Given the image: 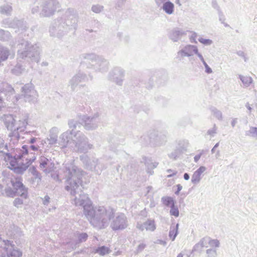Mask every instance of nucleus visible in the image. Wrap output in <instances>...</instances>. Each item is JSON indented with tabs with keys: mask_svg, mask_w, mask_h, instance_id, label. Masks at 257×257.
Wrapping results in <instances>:
<instances>
[{
	"mask_svg": "<svg viewBox=\"0 0 257 257\" xmlns=\"http://www.w3.org/2000/svg\"><path fill=\"white\" fill-rule=\"evenodd\" d=\"M64 173L65 189L70 193L71 199L76 206L83 207V213L90 223L98 229L107 227L112 219L110 226L113 230H121L128 226L126 216L122 213L115 215V210L104 206H94L88 195L83 193L80 187L84 172L72 162L65 163Z\"/></svg>",
	"mask_w": 257,
	"mask_h": 257,
	"instance_id": "1",
	"label": "nucleus"
},
{
	"mask_svg": "<svg viewBox=\"0 0 257 257\" xmlns=\"http://www.w3.org/2000/svg\"><path fill=\"white\" fill-rule=\"evenodd\" d=\"M3 141V140H0V157L6 162L9 168L14 170L17 173H23L35 160V155L31 154L30 157L26 158L28 155V149L26 145H24L21 150L22 154L18 155L17 158H14L8 152V146L7 145H4Z\"/></svg>",
	"mask_w": 257,
	"mask_h": 257,
	"instance_id": "2",
	"label": "nucleus"
},
{
	"mask_svg": "<svg viewBox=\"0 0 257 257\" xmlns=\"http://www.w3.org/2000/svg\"><path fill=\"white\" fill-rule=\"evenodd\" d=\"M67 19L61 18L54 20L49 28L51 37L61 38L66 35L69 31L75 29L77 20L73 15H67Z\"/></svg>",
	"mask_w": 257,
	"mask_h": 257,
	"instance_id": "3",
	"label": "nucleus"
},
{
	"mask_svg": "<svg viewBox=\"0 0 257 257\" xmlns=\"http://www.w3.org/2000/svg\"><path fill=\"white\" fill-rule=\"evenodd\" d=\"M59 7V3L57 0H35L32 9V13H37L41 10V16L50 17L53 15Z\"/></svg>",
	"mask_w": 257,
	"mask_h": 257,
	"instance_id": "4",
	"label": "nucleus"
},
{
	"mask_svg": "<svg viewBox=\"0 0 257 257\" xmlns=\"http://www.w3.org/2000/svg\"><path fill=\"white\" fill-rule=\"evenodd\" d=\"M40 51L41 49L39 45L37 44L31 45L28 41H23L19 44L18 56L19 58L22 59L29 57L32 61L38 62L40 61Z\"/></svg>",
	"mask_w": 257,
	"mask_h": 257,
	"instance_id": "5",
	"label": "nucleus"
},
{
	"mask_svg": "<svg viewBox=\"0 0 257 257\" xmlns=\"http://www.w3.org/2000/svg\"><path fill=\"white\" fill-rule=\"evenodd\" d=\"M70 145L73 151L80 153H86L93 148V145L89 142L87 137L80 131L75 133L72 138V143Z\"/></svg>",
	"mask_w": 257,
	"mask_h": 257,
	"instance_id": "6",
	"label": "nucleus"
},
{
	"mask_svg": "<svg viewBox=\"0 0 257 257\" xmlns=\"http://www.w3.org/2000/svg\"><path fill=\"white\" fill-rule=\"evenodd\" d=\"M3 119L7 128L14 132L23 131L28 123V116L26 114L15 117L11 114L4 115Z\"/></svg>",
	"mask_w": 257,
	"mask_h": 257,
	"instance_id": "7",
	"label": "nucleus"
},
{
	"mask_svg": "<svg viewBox=\"0 0 257 257\" xmlns=\"http://www.w3.org/2000/svg\"><path fill=\"white\" fill-rule=\"evenodd\" d=\"M86 63H89L90 68L95 71L105 72L108 68V61L102 57L94 54H86L84 56Z\"/></svg>",
	"mask_w": 257,
	"mask_h": 257,
	"instance_id": "8",
	"label": "nucleus"
},
{
	"mask_svg": "<svg viewBox=\"0 0 257 257\" xmlns=\"http://www.w3.org/2000/svg\"><path fill=\"white\" fill-rule=\"evenodd\" d=\"M80 159L82 162L83 167L86 169L95 172L99 174L104 169V166L101 164L98 159L95 158H90L86 155L80 156Z\"/></svg>",
	"mask_w": 257,
	"mask_h": 257,
	"instance_id": "9",
	"label": "nucleus"
},
{
	"mask_svg": "<svg viewBox=\"0 0 257 257\" xmlns=\"http://www.w3.org/2000/svg\"><path fill=\"white\" fill-rule=\"evenodd\" d=\"M13 186L15 190L13 191L11 188H7L4 191L5 195L9 197H14L15 194L22 197L26 198L27 196V190L20 181L13 182Z\"/></svg>",
	"mask_w": 257,
	"mask_h": 257,
	"instance_id": "10",
	"label": "nucleus"
},
{
	"mask_svg": "<svg viewBox=\"0 0 257 257\" xmlns=\"http://www.w3.org/2000/svg\"><path fill=\"white\" fill-rule=\"evenodd\" d=\"M21 91L25 101L33 103L37 101L38 96V93L32 84H25L22 88Z\"/></svg>",
	"mask_w": 257,
	"mask_h": 257,
	"instance_id": "11",
	"label": "nucleus"
},
{
	"mask_svg": "<svg viewBox=\"0 0 257 257\" xmlns=\"http://www.w3.org/2000/svg\"><path fill=\"white\" fill-rule=\"evenodd\" d=\"M197 52V46L193 45H186L180 47L177 53L176 59L180 62H184L186 57L190 58L194 55V52Z\"/></svg>",
	"mask_w": 257,
	"mask_h": 257,
	"instance_id": "12",
	"label": "nucleus"
},
{
	"mask_svg": "<svg viewBox=\"0 0 257 257\" xmlns=\"http://www.w3.org/2000/svg\"><path fill=\"white\" fill-rule=\"evenodd\" d=\"M81 120L83 123L84 128L87 130H93L98 127L100 119L98 113H95L92 116L83 115L81 117Z\"/></svg>",
	"mask_w": 257,
	"mask_h": 257,
	"instance_id": "13",
	"label": "nucleus"
},
{
	"mask_svg": "<svg viewBox=\"0 0 257 257\" xmlns=\"http://www.w3.org/2000/svg\"><path fill=\"white\" fill-rule=\"evenodd\" d=\"M124 77V71L119 67L113 68L109 73L108 78L116 84L122 85Z\"/></svg>",
	"mask_w": 257,
	"mask_h": 257,
	"instance_id": "14",
	"label": "nucleus"
},
{
	"mask_svg": "<svg viewBox=\"0 0 257 257\" xmlns=\"http://www.w3.org/2000/svg\"><path fill=\"white\" fill-rule=\"evenodd\" d=\"M40 168L46 174L51 172L54 168V163L51 158L41 156L39 159Z\"/></svg>",
	"mask_w": 257,
	"mask_h": 257,
	"instance_id": "15",
	"label": "nucleus"
},
{
	"mask_svg": "<svg viewBox=\"0 0 257 257\" xmlns=\"http://www.w3.org/2000/svg\"><path fill=\"white\" fill-rule=\"evenodd\" d=\"M150 143L155 146H161L164 145L167 141V138L164 135H158L155 132L151 133L148 136Z\"/></svg>",
	"mask_w": 257,
	"mask_h": 257,
	"instance_id": "16",
	"label": "nucleus"
},
{
	"mask_svg": "<svg viewBox=\"0 0 257 257\" xmlns=\"http://www.w3.org/2000/svg\"><path fill=\"white\" fill-rule=\"evenodd\" d=\"M75 132L72 131H67L66 132L62 134L59 137V144L61 148L68 147L70 148V143H72V141L70 142V136L75 134Z\"/></svg>",
	"mask_w": 257,
	"mask_h": 257,
	"instance_id": "17",
	"label": "nucleus"
},
{
	"mask_svg": "<svg viewBox=\"0 0 257 257\" xmlns=\"http://www.w3.org/2000/svg\"><path fill=\"white\" fill-rule=\"evenodd\" d=\"M88 80V78L85 74L78 72L71 78L69 81V84L71 88L74 89L79 83L86 82Z\"/></svg>",
	"mask_w": 257,
	"mask_h": 257,
	"instance_id": "18",
	"label": "nucleus"
},
{
	"mask_svg": "<svg viewBox=\"0 0 257 257\" xmlns=\"http://www.w3.org/2000/svg\"><path fill=\"white\" fill-rule=\"evenodd\" d=\"M137 228L141 231L146 229L147 231H154L156 228V226L154 220L148 219L143 224L138 223Z\"/></svg>",
	"mask_w": 257,
	"mask_h": 257,
	"instance_id": "19",
	"label": "nucleus"
},
{
	"mask_svg": "<svg viewBox=\"0 0 257 257\" xmlns=\"http://www.w3.org/2000/svg\"><path fill=\"white\" fill-rule=\"evenodd\" d=\"M207 170V168L203 166H200L193 174L191 177V182L193 184H198L202 179V175Z\"/></svg>",
	"mask_w": 257,
	"mask_h": 257,
	"instance_id": "20",
	"label": "nucleus"
},
{
	"mask_svg": "<svg viewBox=\"0 0 257 257\" xmlns=\"http://www.w3.org/2000/svg\"><path fill=\"white\" fill-rule=\"evenodd\" d=\"M186 34V32L180 28H176L173 30L169 34V38L173 42L178 41L183 36Z\"/></svg>",
	"mask_w": 257,
	"mask_h": 257,
	"instance_id": "21",
	"label": "nucleus"
},
{
	"mask_svg": "<svg viewBox=\"0 0 257 257\" xmlns=\"http://www.w3.org/2000/svg\"><path fill=\"white\" fill-rule=\"evenodd\" d=\"M161 9L166 14L172 15L174 14L175 12V5L170 1L168 0L165 4H164V5L161 7Z\"/></svg>",
	"mask_w": 257,
	"mask_h": 257,
	"instance_id": "22",
	"label": "nucleus"
},
{
	"mask_svg": "<svg viewBox=\"0 0 257 257\" xmlns=\"http://www.w3.org/2000/svg\"><path fill=\"white\" fill-rule=\"evenodd\" d=\"M8 257H21L22 253L17 249H15L13 245L11 244L6 247Z\"/></svg>",
	"mask_w": 257,
	"mask_h": 257,
	"instance_id": "23",
	"label": "nucleus"
},
{
	"mask_svg": "<svg viewBox=\"0 0 257 257\" xmlns=\"http://www.w3.org/2000/svg\"><path fill=\"white\" fill-rule=\"evenodd\" d=\"M23 22L20 20L14 19L13 21L5 20L3 21V24L10 28H20Z\"/></svg>",
	"mask_w": 257,
	"mask_h": 257,
	"instance_id": "24",
	"label": "nucleus"
},
{
	"mask_svg": "<svg viewBox=\"0 0 257 257\" xmlns=\"http://www.w3.org/2000/svg\"><path fill=\"white\" fill-rule=\"evenodd\" d=\"M25 70V68L23 66L19 63H18L11 70V72L16 76L21 75Z\"/></svg>",
	"mask_w": 257,
	"mask_h": 257,
	"instance_id": "25",
	"label": "nucleus"
},
{
	"mask_svg": "<svg viewBox=\"0 0 257 257\" xmlns=\"http://www.w3.org/2000/svg\"><path fill=\"white\" fill-rule=\"evenodd\" d=\"M178 228L179 224L177 223L176 225H171L170 228L169 237L172 240L174 241L177 235L178 234Z\"/></svg>",
	"mask_w": 257,
	"mask_h": 257,
	"instance_id": "26",
	"label": "nucleus"
},
{
	"mask_svg": "<svg viewBox=\"0 0 257 257\" xmlns=\"http://www.w3.org/2000/svg\"><path fill=\"white\" fill-rule=\"evenodd\" d=\"M12 38L11 33L6 30L0 29V40L5 42H8Z\"/></svg>",
	"mask_w": 257,
	"mask_h": 257,
	"instance_id": "27",
	"label": "nucleus"
},
{
	"mask_svg": "<svg viewBox=\"0 0 257 257\" xmlns=\"http://www.w3.org/2000/svg\"><path fill=\"white\" fill-rule=\"evenodd\" d=\"M186 147H183L182 148H178L175 150H174L172 152L168 154L169 157L173 160H176L179 156L182 153L183 150H185L186 149Z\"/></svg>",
	"mask_w": 257,
	"mask_h": 257,
	"instance_id": "28",
	"label": "nucleus"
},
{
	"mask_svg": "<svg viewBox=\"0 0 257 257\" xmlns=\"http://www.w3.org/2000/svg\"><path fill=\"white\" fill-rule=\"evenodd\" d=\"M161 201L165 206L168 207L173 206L175 204V201L174 199L169 196H164L162 197Z\"/></svg>",
	"mask_w": 257,
	"mask_h": 257,
	"instance_id": "29",
	"label": "nucleus"
},
{
	"mask_svg": "<svg viewBox=\"0 0 257 257\" xmlns=\"http://www.w3.org/2000/svg\"><path fill=\"white\" fill-rule=\"evenodd\" d=\"M12 7L9 4H5L0 7V13L6 15H11L12 11Z\"/></svg>",
	"mask_w": 257,
	"mask_h": 257,
	"instance_id": "30",
	"label": "nucleus"
},
{
	"mask_svg": "<svg viewBox=\"0 0 257 257\" xmlns=\"http://www.w3.org/2000/svg\"><path fill=\"white\" fill-rule=\"evenodd\" d=\"M239 78L245 87H248L252 82V79L250 76L240 75Z\"/></svg>",
	"mask_w": 257,
	"mask_h": 257,
	"instance_id": "31",
	"label": "nucleus"
},
{
	"mask_svg": "<svg viewBox=\"0 0 257 257\" xmlns=\"http://www.w3.org/2000/svg\"><path fill=\"white\" fill-rule=\"evenodd\" d=\"M109 249L108 247L105 246H102L98 247L95 251V252L98 253L100 255H104L109 253Z\"/></svg>",
	"mask_w": 257,
	"mask_h": 257,
	"instance_id": "32",
	"label": "nucleus"
},
{
	"mask_svg": "<svg viewBox=\"0 0 257 257\" xmlns=\"http://www.w3.org/2000/svg\"><path fill=\"white\" fill-rule=\"evenodd\" d=\"M208 244L212 247L218 248L220 246V242L218 239L208 237Z\"/></svg>",
	"mask_w": 257,
	"mask_h": 257,
	"instance_id": "33",
	"label": "nucleus"
},
{
	"mask_svg": "<svg viewBox=\"0 0 257 257\" xmlns=\"http://www.w3.org/2000/svg\"><path fill=\"white\" fill-rule=\"evenodd\" d=\"M170 210V214L171 216H174L175 217H178L179 216V210L177 206L175 204L173 206H171Z\"/></svg>",
	"mask_w": 257,
	"mask_h": 257,
	"instance_id": "34",
	"label": "nucleus"
},
{
	"mask_svg": "<svg viewBox=\"0 0 257 257\" xmlns=\"http://www.w3.org/2000/svg\"><path fill=\"white\" fill-rule=\"evenodd\" d=\"M212 114L219 120H221L222 118V112L216 109V108H212L211 109Z\"/></svg>",
	"mask_w": 257,
	"mask_h": 257,
	"instance_id": "35",
	"label": "nucleus"
},
{
	"mask_svg": "<svg viewBox=\"0 0 257 257\" xmlns=\"http://www.w3.org/2000/svg\"><path fill=\"white\" fill-rule=\"evenodd\" d=\"M247 135H250L257 139V127L250 126L249 130L246 133Z\"/></svg>",
	"mask_w": 257,
	"mask_h": 257,
	"instance_id": "36",
	"label": "nucleus"
},
{
	"mask_svg": "<svg viewBox=\"0 0 257 257\" xmlns=\"http://www.w3.org/2000/svg\"><path fill=\"white\" fill-rule=\"evenodd\" d=\"M198 41L200 43L205 46H210L213 44V41L212 40L209 39H205L202 37H200L198 39Z\"/></svg>",
	"mask_w": 257,
	"mask_h": 257,
	"instance_id": "37",
	"label": "nucleus"
},
{
	"mask_svg": "<svg viewBox=\"0 0 257 257\" xmlns=\"http://www.w3.org/2000/svg\"><path fill=\"white\" fill-rule=\"evenodd\" d=\"M206 253L207 257H217V253L215 248H209L206 250Z\"/></svg>",
	"mask_w": 257,
	"mask_h": 257,
	"instance_id": "38",
	"label": "nucleus"
},
{
	"mask_svg": "<svg viewBox=\"0 0 257 257\" xmlns=\"http://www.w3.org/2000/svg\"><path fill=\"white\" fill-rule=\"evenodd\" d=\"M217 127L215 124H214L213 127L208 130L207 135L209 136L210 138L214 137L217 133Z\"/></svg>",
	"mask_w": 257,
	"mask_h": 257,
	"instance_id": "39",
	"label": "nucleus"
},
{
	"mask_svg": "<svg viewBox=\"0 0 257 257\" xmlns=\"http://www.w3.org/2000/svg\"><path fill=\"white\" fill-rule=\"evenodd\" d=\"M49 145H52L55 144L57 141V137L49 135V138L47 139Z\"/></svg>",
	"mask_w": 257,
	"mask_h": 257,
	"instance_id": "40",
	"label": "nucleus"
},
{
	"mask_svg": "<svg viewBox=\"0 0 257 257\" xmlns=\"http://www.w3.org/2000/svg\"><path fill=\"white\" fill-rule=\"evenodd\" d=\"M218 17L219 21L224 25V27H228L229 26V25L225 23L226 19L222 12H219Z\"/></svg>",
	"mask_w": 257,
	"mask_h": 257,
	"instance_id": "41",
	"label": "nucleus"
},
{
	"mask_svg": "<svg viewBox=\"0 0 257 257\" xmlns=\"http://www.w3.org/2000/svg\"><path fill=\"white\" fill-rule=\"evenodd\" d=\"M146 165L147 167V171L148 173H149L150 175H152L153 173V171H152V170H150V168H151L152 169L156 168L158 165V163H154L151 164H147Z\"/></svg>",
	"mask_w": 257,
	"mask_h": 257,
	"instance_id": "42",
	"label": "nucleus"
},
{
	"mask_svg": "<svg viewBox=\"0 0 257 257\" xmlns=\"http://www.w3.org/2000/svg\"><path fill=\"white\" fill-rule=\"evenodd\" d=\"M26 146H27V149H28V155L26 156V158L30 157H31V154H33L35 155V154L33 153H29V151L30 150H32V151H33L34 152L37 151L38 150V147H36V146H35L34 145H31L29 147L27 146V145H26Z\"/></svg>",
	"mask_w": 257,
	"mask_h": 257,
	"instance_id": "43",
	"label": "nucleus"
},
{
	"mask_svg": "<svg viewBox=\"0 0 257 257\" xmlns=\"http://www.w3.org/2000/svg\"><path fill=\"white\" fill-rule=\"evenodd\" d=\"M103 10V7L100 5H94L91 8V10L95 13H99Z\"/></svg>",
	"mask_w": 257,
	"mask_h": 257,
	"instance_id": "44",
	"label": "nucleus"
},
{
	"mask_svg": "<svg viewBox=\"0 0 257 257\" xmlns=\"http://www.w3.org/2000/svg\"><path fill=\"white\" fill-rule=\"evenodd\" d=\"M88 237V235L86 233H82L79 234L78 235V239L79 242H83L87 240Z\"/></svg>",
	"mask_w": 257,
	"mask_h": 257,
	"instance_id": "45",
	"label": "nucleus"
},
{
	"mask_svg": "<svg viewBox=\"0 0 257 257\" xmlns=\"http://www.w3.org/2000/svg\"><path fill=\"white\" fill-rule=\"evenodd\" d=\"M197 37V34L195 32H193L191 36L189 37V40L191 43H197L196 41V38Z\"/></svg>",
	"mask_w": 257,
	"mask_h": 257,
	"instance_id": "46",
	"label": "nucleus"
},
{
	"mask_svg": "<svg viewBox=\"0 0 257 257\" xmlns=\"http://www.w3.org/2000/svg\"><path fill=\"white\" fill-rule=\"evenodd\" d=\"M208 237H204L201 239L199 242L200 245H202L203 247H207V244H208Z\"/></svg>",
	"mask_w": 257,
	"mask_h": 257,
	"instance_id": "47",
	"label": "nucleus"
},
{
	"mask_svg": "<svg viewBox=\"0 0 257 257\" xmlns=\"http://www.w3.org/2000/svg\"><path fill=\"white\" fill-rule=\"evenodd\" d=\"M198 152L199 154L195 155L194 157V161L195 163H197L198 162L201 156L204 153V151L203 150H199Z\"/></svg>",
	"mask_w": 257,
	"mask_h": 257,
	"instance_id": "48",
	"label": "nucleus"
},
{
	"mask_svg": "<svg viewBox=\"0 0 257 257\" xmlns=\"http://www.w3.org/2000/svg\"><path fill=\"white\" fill-rule=\"evenodd\" d=\"M59 132V128L57 127H52L50 131V135L57 137V135Z\"/></svg>",
	"mask_w": 257,
	"mask_h": 257,
	"instance_id": "49",
	"label": "nucleus"
},
{
	"mask_svg": "<svg viewBox=\"0 0 257 257\" xmlns=\"http://www.w3.org/2000/svg\"><path fill=\"white\" fill-rule=\"evenodd\" d=\"M23 203V201L20 198H16L14 200V204L17 207H19L20 205Z\"/></svg>",
	"mask_w": 257,
	"mask_h": 257,
	"instance_id": "50",
	"label": "nucleus"
},
{
	"mask_svg": "<svg viewBox=\"0 0 257 257\" xmlns=\"http://www.w3.org/2000/svg\"><path fill=\"white\" fill-rule=\"evenodd\" d=\"M146 245L144 243L140 244L136 249V252L137 253L141 252L143 249L146 247Z\"/></svg>",
	"mask_w": 257,
	"mask_h": 257,
	"instance_id": "51",
	"label": "nucleus"
},
{
	"mask_svg": "<svg viewBox=\"0 0 257 257\" xmlns=\"http://www.w3.org/2000/svg\"><path fill=\"white\" fill-rule=\"evenodd\" d=\"M42 200L43 204L45 206H47L50 203V198L48 195H46Z\"/></svg>",
	"mask_w": 257,
	"mask_h": 257,
	"instance_id": "52",
	"label": "nucleus"
},
{
	"mask_svg": "<svg viewBox=\"0 0 257 257\" xmlns=\"http://www.w3.org/2000/svg\"><path fill=\"white\" fill-rule=\"evenodd\" d=\"M236 54L241 57H242L244 59V61H246L247 58L245 56V54L242 51H238L236 52Z\"/></svg>",
	"mask_w": 257,
	"mask_h": 257,
	"instance_id": "53",
	"label": "nucleus"
},
{
	"mask_svg": "<svg viewBox=\"0 0 257 257\" xmlns=\"http://www.w3.org/2000/svg\"><path fill=\"white\" fill-rule=\"evenodd\" d=\"M168 1V0H155V3L156 5L158 7H160L164 5V4H165Z\"/></svg>",
	"mask_w": 257,
	"mask_h": 257,
	"instance_id": "54",
	"label": "nucleus"
},
{
	"mask_svg": "<svg viewBox=\"0 0 257 257\" xmlns=\"http://www.w3.org/2000/svg\"><path fill=\"white\" fill-rule=\"evenodd\" d=\"M5 90L6 91L8 92H10L12 93L13 92H14V89L12 86L10 85H9L8 84H6L5 86Z\"/></svg>",
	"mask_w": 257,
	"mask_h": 257,
	"instance_id": "55",
	"label": "nucleus"
},
{
	"mask_svg": "<svg viewBox=\"0 0 257 257\" xmlns=\"http://www.w3.org/2000/svg\"><path fill=\"white\" fill-rule=\"evenodd\" d=\"M203 248V247L202 246V245H200L199 242H198L194 246L193 250L194 251L200 252L202 251Z\"/></svg>",
	"mask_w": 257,
	"mask_h": 257,
	"instance_id": "56",
	"label": "nucleus"
},
{
	"mask_svg": "<svg viewBox=\"0 0 257 257\" xmlns=\"http://www.w3.org/2000/svg\"><path fill=\"white\" fill-rule=\"evenodd\" d=\"M68 125L70 128H75L76 126V122L73 119L69 121Z\"/></svg>",
	"mask_w": 257,
	"mask_h": 257,
	"instance_id": "57",
	"label": "nucleus"
},
{
	"mask_svg": "<svg viewBox=\"0 0 257 257\" xmlns=\"http://www.w3.org/2000/svg\"><path fill=\"white\" fill-rule=\"evenodd\" d=\"M167 172L168 173H169V172H172V174H169V175H167V177L168 178H170V177H172V176H175V175H176L177 174V172L176 171L172 170H171V169H168V170H167Z\"/></svg>",
	"mask_w": 257,
	"mask_h": 257,
	"instance_id": "58",
	"label": "nucleus"
},
{
	"mask_svg": "<svg viewBox=\"0 0 257 257\" xmlns=\"http://www.w3.org/2000/svg\"><path fill=\"white\" fill-rule=\"evenodd\" d=\"M194 54L198 56V57L199 58V59L201 60V62H202L204 60V58H203V56L202 55V54L198 52V49L197 47V52H194Z\"/></svg>",
	"mask_w": 257,
	"mask_h": 257,
	"instance_id": "59",
	"label": "nucleus"
},
{
	"mask_svg": "<svg viewBox=\"0 0 257 257\" xmlns=\"http://www.w3.org/2000/svg\"><path fill=\"white\" fill-rule=\"evenodd\" d=\"M155 243L160 244L163 246H166L167 244V242L165 240H163L161 239H157L155 241Z\"/></svg>",
	"mask_w": 257,
	"mask_h": 257,
	"instance_id": "60",
	"label": "nucleus"
},
{
	"mask_svg": "<svg viewBox=\"0 0 257 257\" xmlns=\"http://www.w3.org/2000/svg\"><path fill=\"white\" fill-rule=\"evenodd\" d=\"M245 107L247 108L248 111V113L249 114H250L252 111V108L250 106L249 103L248 102H247L245 105Z\"/></svg>",
	"mask_w": 257,
	"mask_h": 257,
	"instance_id": "61",
	"label": "nucleus"
},
{
	"mask_svg": "<svg viewBox=\"0 0 257 257\" xmlns=\"http://www.w3.org/2000/svg\"><path fill=\"white\" fill-rule=\"evenodd\" d=\"M177 190L175 192V194L178 195L179 193V192L182 189V186L180 184L177 185Z\"/></svg>",
	"mask_w": 257,
	"mask_h": 257,
	"instance_id": "62",
	"label": "nucleus"
},
{
	"mask_svg": "<svg viewBox=\"0 0 257 257\" xmlns=\"http://www.w3.org/2000/svg\"><path fill=\"white\" fill-rule=\"evenodd\" d=\"M205 68V71L207 74H210V73H212V70L211 69V68L209 66H207Z\"/></svg>",
	"mask_w": 257,
	"mask_h": 257,
	"instance_id": "63",
	"label": "nucleus"
},
{
	"mask_svg": "<svg viewBox=\"0 0 257 257\" xmlns=\"http://www.w3.org/2000/svg\"><path fill=\"white\" fill-rule=\"evenodd\" d=\"M237 123V119L234 118L231 121V125L234 127Z\"/></svg>",
	"mask_w": 257,
	"mask_h": 257,
	"instance_id": "64",
	"label": "nucleus"
}]
</instances>
